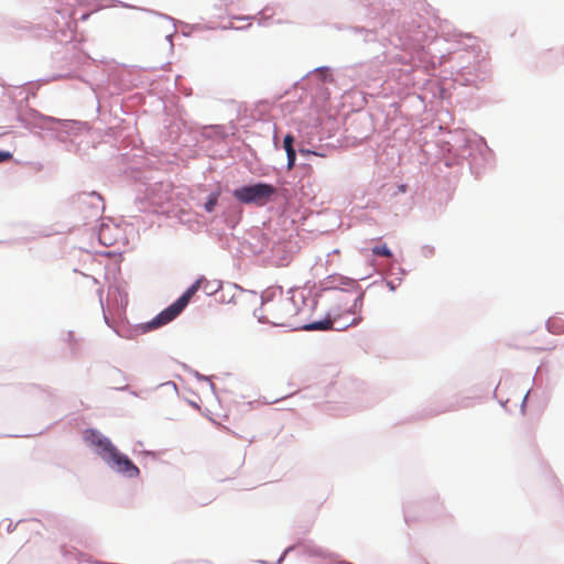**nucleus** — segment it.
<instances>
[{"label": "nucleus", "instance_id": "f257e3e1", "mask_svg": "<svg viewBox=\"0 0 564 564\" xmlns=\"http://www.w3.org/2000/svg\"><path fill=\"white\" fill-rule=\"evenodd\" d=\"M312 307L302 296L283 294L281 291L262 301L259 319L273 326L286 327L291 330H326L332 328L336 319L311 321Z\"/></svg>", "mask_w": 564, "mask_h": 564}, {"label": "nucleus", "instance_id": "f03ea898", "mask_svg": "<svg viewBox=\"0 0 564 564\" xmlns=\"http://www.w3.org/2000/svg\"><path fill=\"white\" fill-rule=\"evenodd\" d=\"M275 193L276 188L273 185L267 183H258L236 188L232 195L238 202L242 204H254L258 206H263L271 200Z\"/></svg>", "mask_w": 564, "mask_h": 564}, {"label": "nucleus", "instance_id": "7ed1b4c3", "mask_svg": "<svg viewBox=\"0 0 564 564\" xmlns=\"http://www.w3.org/2000/svg\"><path fill=\"white\" fill-rule=\"evenodd\" d=\"M203 281L204 279H198L193 285H191L173 304L151 321L150 327L156 328L173 321L187 306L191 299L200 288V283Z\"/></svg>", "mask_w": 564, "mask_h": 564}, {"label": "nucleus", "instance_id": "20e7f679", "mask_svg": "<svg viewBox=\"0 0 564 564\" xmlns=\"http://www.w3.org/2000/svg\"><path fill=\"white\" fill-rule=\"evenodd\" d=\"M105 462L117 471L123 474L129 478L138 477L140 474L139 468L126 455L120 453L117 447L113 448Z\"/></svg>", "mask_w": 564, "mask_h": 564}, {"label": "nucleus", "instance_id": "39448f33", "mask_svg": "<svg viewBox=\"0 0 564 564\" xmlns=\"http://www.w3.org/2000/svg\"><path fill=\"white\" fill-rule=\"evenodd\" d=\"M85 442L96 449V453L105 460L116 447L109 438L101 435L98 431L89 429L84 432Z\"/></svg>", "mask_w": 564, "mask_h": 564}, {"label": "nucleus", "instance_id": "423d86ee", "mask_svg": "<svg viewBox=\"0 0 564 564\" xmlns=\"http://www.w3.org/2000/svg\"><path fill=\"white\" fill-rule=\"evenodd\" d=\"M361 305H362V296L359 295L355 299L354 304L349 310V312L352 315V318L349 321V323L343 325L341 326L343 328H345L347 326H351V325H357L361 321V316L359 315Z\"/></svg>", "mask_w": 564, "mask_h": 564}, {"label": "nucleus", "instance_id": "0eeeda50", "mask_svg": "<svg viewBox=\"0 0 564 564\" xmlns=\"http://www.w3.org/2000/svg\"><path fill=\"white\" fill-rule=\"evenodd\" d=\"M547 329L554 334L564 333V321L561 317H552L547 321Z\"/></svg>", "mask_w": 564, "mask_h": 564}, {"label": "nucleus", "instance_id": "6e6552de", "mask_svg": "<svg viewBox=\"0 0 564 564\" xmlns=\"http://www.w3.org/2000/svg\"><path fill=\"white\" fill-rule=\"evenodd\" d=\"M111 230V227L108 225H102L99 230V240L101 243L106 246H110L113 243V241L110 239L109 231Z\"/></svg>", "mask_w": 564, "mask_h": 564}, {"label": "nucleus", "instance_id": "1a4fd4ad", "mask_svg": "<svg viewBox=\"0 0 564 564\" xmlns=\"http://www.w3.org/2000/svg\"><path fill=\"white\" fill-rule=\"evenodd\" d=\"M372 253L375 256H378V257H386V258H391L392 257V252L391 250L387 247V245H382V246H376L372 248Z\"/></svg>", "mask_w": 564, "mask_h": 564}, {"label": "nucleus", "instance_id": "9d476101", "mask_svg": "<svg viewBox=\"0 0 564 564\" xmlns=\"http://www.w3.org/2000/svg\"><path fill=\"white\" fill-rule=\"evenodd\" d=\"M218 197H219V193H213L208 196V199L207 202L205 203V209L206 212L208 213H212L215 208V206L217 205V202H218Z\"/></svg>", "mask_w": 564, "mask_h": 564}, {"label": "nucleus", "instance_id": "9b49d317", "mask_svg": "<svg viewBox=\"0 0 564 564\" xmlns=\"http://www.w3.org/2000/svg\"><path fill=\"white\" fill-rule=\"evenodd\" d=\"M294 138L291 134H286L283 140V147L285 149V152H293L295 151L293 148Z\"/></svg>", "mask_w": 564, "mask_h": 564}, {"label": "nucleus", "instance_id": "f8f14e48", "mask_svg": "<svg viewBox=\"0 0 564 564\" xmlns=\"http://www.w3.org/2000/svg\"><path fill=\"white\" fill-rule=\"evenodd\" d=\"M286 156H288V169L291 170V169H293V166L295 164V159H296L295 151L288 152Z\"/></svg>", "mask_w": 564, "mask_h": 564}, {"label": "nucleus", "instance_id": "ddd939ff", "mask_svg": "<svg viewBox=\"0 0 564 564\" xmlns=\"http://www.w3.org/2000/svg\"><path fill=\"white\" fill-rule=\"evenodd\" d=\"M12 159V154L8 151H0V163Z\"/></svg>", "mask_w": 564, "mask_h": 564}, {"label": "nucleus", "instance_id": "4468645a", "mask_svg": "<svg viewBox=\"0 0 564 564\" xmlns=\"http://www.w3.org/2000/svg\"><path fill=\"white\" fill-rule=\"evenodd\" d=\"M406 188H408V186L405 184H402L399 186V192L404 193V192H406Z\"/></svg>", "mask_w": 564, "mask_h": 564}]
</instances>
